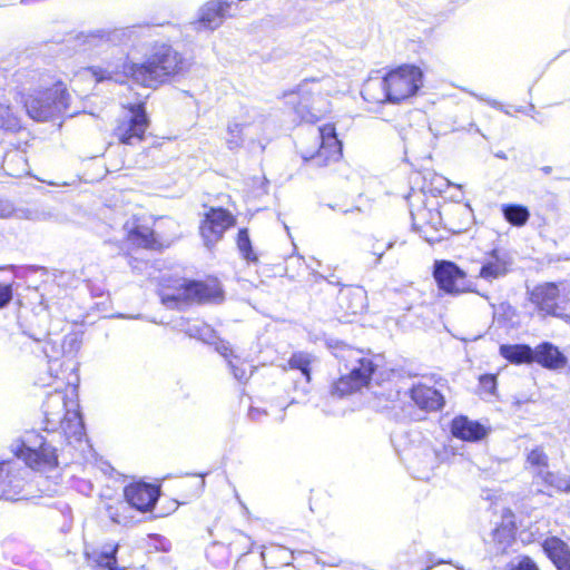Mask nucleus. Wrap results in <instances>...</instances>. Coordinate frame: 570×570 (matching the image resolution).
I'll list each match as a JSON object with an SVG mask.
<instances>
[{
  "label": "nucleus",
  "instance_id": "nucleus-1",
  "mask_svg": "<svg viewBox=\"0 0 570 570\" xmlns=\"http://www.w3.org/2000/svg\"><path fill=\"white\" fill-rule=\"evenodd\" d=\"M149 32V26L137 24L98 29L83 35L80 39L86 50H92L97 55H101L112 49V58L106 61L105 66L86 68L82 75L94 78L96 82H118L124 72L144 87L156 88L174 77L188 72L191 67V60L165 42L154 45L145 62L125 63V53L118 48L121 46H136L140 40L148 37Z\"/></svg>",
  "mask_w": 570,
  "mask_h": 570
},
{
  "label": "nucleus",
  "instance_id": "nucleus-2",
  "mask_svg": "<svg viewBox=\"0 0 570 570\" xmlns=\"http://www.w3.org/2000/svg\"><path fill=\"white\" fill-rule=\"evenodd\" d=\"M60 381V379H56ZM63 380L57 382L43 404L45 428L42 433L27 431L10 444L14 455L23 456L37 471H50L60 464H69L76 452L87 446L85 426L78 410L76 389L60 390Z\"/></svg>",
  "mask_w": 570,
  "mask_h": 570
},
{
  "label": "nucleus",
  "instance_id": "nucleus-3",
  "mask_svg": "<svg viewBox=\"0 0 570 570\" xmlns=\"http://www.w3.org/2000/svg\"><path fill=\"white\" fill-rule=\"evenodd\" d=\"M338 91L335 78L326 75L304 79L295 91L285 94V98L302 121L313 124L330 111L327 97Z\"/></svg>",
  "mask_w": 570,
  "mask_h": 570
},
{
  "label": "nucleus",
  "instance_id": "nucleus-4",
  "mask_svg": "<svg viewBox=\"0 0 570 570\" xmlns=\"http://www.w3.org/2000/svg\"><path fill=\"white\" fill-rule=\"evenodd\" d=\"M422 86V70L416 66L404 65L384 78L366 81L362 96L371 102H399L414 96Z\"/></svg>",
  "mask_w": 570,
  "mask_h": 570
},
{
  "label": "nucleus",
  "instance_id": "nucleus-5",
  "mask_svg": "<svg viewBox=\"0 0 570 570\" xmlns=\"http://www.w3.org/2000/svg\"><path fill=\"white\" fill-rule=\"evenodd\" d=\"M334 355L341 363H344V368L347 373L342 374L341 377L333 383L331 387V394L333 396L344 397L360 391L368 384L376 365L363 351L343 345L336 348Z\"/></svg>",
  "mask_w": 570,
  "mask_h": 570
},
{
  "label": "nucleus",
  "instance_id": "nucleus-6",
  "mask_svg": "<svg viewBox=\"0 0 570 570\" xmlns=\"http://www.w3.org/2000/svg\"><path fill=\"white\" fill-rule=\"evenodd\" d=\"M70 94L59 83L55 88L29 95L24 100L26 111L37 121H48L61 114L72 116L70 110Z\"/></svg>",
  "mask_w": 570,
  "mask_h": 570
},
{
  "label": "nucleus",
  "instance_id": "nucleus-7",
  "mask_svg": "<svg viewBox=\"0 0 570 570\" xmlns=\"http://www.w3.org/2000/svg\"><path fill=\"white\" fill-rule=\"evenodd\" d=\"M160 298L164 305L174 308L193 302L216 301L222 298V291L202 282L177 279L161 291Z\"/></svg>",
  "mask_w": 570,
  "mask_h": 570
},
{
  "label": "nucleus",
  "instance_id": "nucleus-8",
  "mask_svg": "<svg viewBox=\"0 0 570 570\" xmlns=\"http://www.w3.org/2000/svg\"><path fill=\"white\" fill-rule=\"evenodd\" d=\"M24 464L17 460H7L0 462V500L19 501L26 499L28 493L26 488L30 475L29 469L23 456H18ZM32 470H35L32 468Z\"/></svg>",
  "mask_w": 570,
  "mask_h": 570
},
{
  "label": "nucleus",
  "instance_id": "nucleus-9",
  "mask_svg": "<svg viewBox=\"0 0 570 570\" xmlns=\"http://www.w3.org/2000/svg\"><path fill=\"white\" fill-rule=\"evenodd\" d=\"M148 118L142 104L130 105L117 120L114 129L115 137L125 145L139 144L148 128Z\"/></svg>",
  "mask_w": 570,
  "mask_h": 570
},
{
  "label": "nucleus",
  "instance_id": "nucleus-10",
  "mask_svg": "<svg viewBox=\"0 0 570 570\" xmlns=\"http://www.w3.org/2000/svg\"><path fill=\"white\" fill-rule=\"evenodd\" d=\"M320 148L315 154L302 157L314 166L324 167L337 161L342 156V142L338 140L334 125L327 124L318 128Z\"/></svg>",
  "mask_w": 570,
  "mask_h": 570
},
{
  "label": "nucleus",
  "instance_id": "nucleus-11",
  "mask_svg": "<svg viewBox=\"0 0 570 570\" xmlns=\"http://www.w3.org/2000/svg\"><path fill=\"white\" fill-rule=\"evenodd\" d=\"M433 277L440 289L458 294L471 291L466 274L456 264L450 261H436L433 267Z\"/></svg>",
  "mask_w": 570,
  "mask_h": 570
},
{
  "label": "nucleus",
  "instance_id": "nucleus-12",
  "mask_svg": "<svg viewBox=\"0 0 570 570\" xmlns=\"http://www.w3.org/2000/svg\"><path fill=\"white\" fill-rule=\"evenodd\" d=\"M233 215L224 208H210L200 225V234L207 247L215 245L234 225Z\"/></svg>",
  "mask_w": 570,
  "mask_h": 570
},
{
  "label": "nucleus",
  "instance_id": "nucleus-13",
  "mask_svg": "<svg viewBox=\"0 0 570 570\" xmlns=\"http://www.w3.org/2000/svg\"><path fill=\"white\" fill-rule=\"evenodd\" d=\"M62 354L67 358L65 362H60L58 357L50 354L52 352L53 346L50 343H47L43 346V353L49 358V372L50 377L59 379V373H63L65 371H75L76 362L73 361V356L77 351L80 348V341L78 340L76 334H70L65 336L61 343Z\"/></svg>",
  "mask_w": 570,
  "mask_h": 570
},
{
  "label": "nucleus",
  "instance_id": "nucleus-14",
  "mask_svg": "<svg viewBox=\"0 0 570 570\" xmlns=\"http://www.w3.org/2000/svg\"><path fill=\"white\" fill-rule=\"evenodd\" d=\"M124 493L129 505L138 511L146 512L155 507L159 498V488L148 483L137 482L127 485Z\"/></svg>",
  "mask_w": 570,
  "mask_h": 570
},
{
  "label": "nucleus",
  "instance_id": "nucleus-15",
  "mask_svg": "<svg viewBox=\"0 0 570 570\" xmlns=\"http://www.w3.org/2000/svg\"><path fill=\"white\" fill-rule=\"evenodd\" d=\"M234 2L227 0H210L199 10V28L217 29L227 17H230Z\"/></svg>",
  "mask_w": 570,
  "mask_h": 570
},
{
  "label": "nucleus",
  "instance_id": "nucleus-16",
  "mask_svg": "<svg viewBox=\"0 0 570 570\" xmlns=\"http://www.w3.org/2000/svg\"><path fill=\"white\" fill-rule=\"evenodd\" d=\"M559 287L554 283H546L533 288L531 302L546 315L561 316L559 313Z\"/></svg>",
  "mask_w": 570,
  "mask_h": 570
},
{
  "label": "nucleus",
  "instance_id": "nucleus-17",
  "mask_svg": "<svg viewBox=\"0 0 570 570\" xmlns=\"http://www.w3.org/2000/svg\"><path fill=\"white\" fill-rule=\"evenodd\" d=\"M511 265L510 257L507 253L500 250H492L489 257L482 264L479 277L492 282L499 277L504 276L509 272Z\"/></svg>",
  "mask_w": 570,
  "mask_h": 570
},
{
  "label": "nucleus",
  "instance_id": "nucleus-18",
  "mask_svg": "<svg viewBox=\"0 0 570 570\" xmlns=\"http://www.w3.org/2000/svg\"><path fill=\"white\" fill-rule=\"evenodd\" d=\"M413 402L422 410L438 411L444 404L443 395L434 387L417 384L410 392Z\"/></svg>",
  "mask_w": 570,
  "mask_h": 570
},
{
  "label": "nucleus",
  "instance_id": "nucleus-19",
  "mask_svg": "<svg viewBox=\"0 0 570 570\" xmlns=\"http://www.w3.org/2000/svg\"><path fill=\"white\" fill-rule=\"evenodd\" d=\"M452 434L464 441H480L487 435L485 428L476 421H471L466 416H459L452 421Z\"/></svg>",
  "mask_w": 570,
  "mask_h": 570
},
{
  "label": "nucleus",
  "instance_id": "nucleus-20",
  "mask_svg": "<svg viewBox=\"0 0 570 570\" xmlns=\"http://www.w3.org/2000/svg\"><path fill=\"white\" fill-rule=\"evenodd\" d=\"M542 548L558 570H570V551L561 539L557 537L547 538Z\"/></svg>",
  "mask_w": 570,
  "mask_h": 570
},
{
  "label": "nucleus",
  "instance_id": "nucleus-21",
  "mask_svg": "<svg viewBox=\"0 0 570 570\" xmlns=\"http://www.w3.org/2000/svg\"><path fill=\"white\" fill-rule=\"evenodd\" d=\"M533 361L547 368H561L567 363L566 356L549 342H544L534 348Z\"/></svg>",
  "mask_w": 570,
  "mask_h": 570
},
{
  "label": "nucleus",
  "instance_id": "nucleus-22",
  "mask_svg": "<svg viewBox=\"0 0 570 570\" xmlns=\"http://www.w3.org/2000/svg\"><path fill=\"white\" fill-rule=\"evenodd\" d=\"M533 482L537 484H543V489H538L539 492H546L549 489H554L557 491L570 492V478L567 475L554 474L550 472L548 469H540L533 475Z\"/></svg>",
  "mask_w": 570,
  "mask_h": 570
},
{
  "label": "nucleus",
  "instance_id": "nucleus-23",
  "mask_svg": "<svg viewBox=\"0 0 570 570\" xmlns=\"http://www.w3.org/2000/svg\"><path fill=\"white\" fill-rule=\"evenodd\" d=\"M500 354L514 364L531 363L533 362L534 350L524 344H504L500 346Z\"/></svg>",
  "mask_w": 570,
  "mask_h": 570
},
{
  "label": "nucleus",
  "instance_id": "nucleus-24",
  "mask_svg": "<svg viewBox=\"0 0 570 570\" xmlns=\"http://www.w3.org/2000/svg\"><path fill=\"white\" fill-rule=\"evenodd\" d=\"M177 327L189 337L200 340L203 342H209L215 338L214 330L204 323L203 321H181L177 324Z\"/></svg>",
  "mask_w": 570,
  "mask_h": 570
},
{
  "label": "nucleus",
  "instance_id": "nucleus-25",
  "mask_svg": "<svg viewBox=\"0 0 570 570\" xmlns=\"http://www.w3.org/2000/svg\"><path fill=\"white\" fill-rule=\"evenodd\" d=\"M365 292L360 287L347 288L340 294V303L350 314L362 312L365 307Z\"/></svg>",
  "mask_w": 570,
  "mask_h": 570
},
{
  "label": "nucleus",
  "instance_id": "nucleus-26",
  "mask_svg": "<svg viewBox=\"0 0 570 570\" xmlns=\"http://www.w3.org/2000/svg\"><path fill=\"white\" fill-rule=\"evenodd\" d=\"M420 452L424 456L423 460L412 459L410 461V469L415 474V478L426 479L429 478V471L435 466L436 458L434 451L430 446H423Z\"/></svg>",
  "mask_w": 570,
  "mask_h": 570
},
{
  "label": "nucleus",
  "instance_id": "nucleus-27",
  "mask_svg": "<svg viewBox=\"0 0 570 570\" xmlns=\"http://www.w3.org/2000/svg\"><path fill=\"white\" fill-rule=\"evenodd\" d=\"M502 214L507 222L518 227L525 225L530 217L529 209L518 204L503 205Z\"/></svg>",
  "mask_w": 570,
  "mask_h": 570
},
{
  "label": "nucleus",
  "instance_id": "nucleus-28",
  "mask_svg": "<svg viewBox=\"0 0 570 570\" xmlns=\"http://www.w3.org/2000/svg\"><path fill=\"white\" fill-rule=\"evenodd\" d=\"M0 128L7 131H16L20 128L18 116L11 110L10 106L0 104Z\"/></svg>",
  "mask_w": 570,
  "mask_h": 570
},
{
  "label": "nucleus",
  "instance_id": "nucleus-29",
  "mask_svg": "<svg viewBox=\"0 0 570 570\" xmlns=\"http://www.w3.org/2000/svg\"><path fill=\"white\" fill-rule=\"evenodd\" d=\"M311 361L312 357L308 353L297 352L291 356L288 364L291 368L299 370L308 382L311 380Z\"/></svg>",
  "mask_w": 570,
  "mask_h": 570
},
{
  "label": "nucleus",
  "instance_id": "nucleus-30",
  "mask_svg": "<svg viewBox=\"0 0 570 570\" xmlns=\"http://www.w3.org/2000/svg\"><path fill=\"white\" fill-rule=\"evenodd\" d=\"M117 546L104 547V550L97 556L96 563L104 570H117L116 552Z\"/></svg>",
  "mask_w": 570,
  "mask_h": 570
},
{
  "label": "nucleus",
  "instance_id": "nucleus-31",
  "mask_svg": "<svg viewBox=\"0 0 570 570\" xmlns=\"http://www.w3.org/2000/svg\"><path fill=\"white\" fill-rule=\"evenodd\" d=\"M527 463L531 469H533L534 475L540 469H548V455L541 448H535L528 454Z\"/></svg>",
  "mask_w": 570,
  "mask_h": 570
},
{
  "label": "nucleus",
  "instance_id": "nucleus-32",
  "mask_svg": "<svg viewBox=\"0 0 570 570\" xmlns=\"http://www.w3.org/2000/svg\"><path fill=\"white\" fill-rule=\"evenodd\" d=\"M237 247L243 257L248 262H256L257 256L254 254L252 243L247 229H240L237 236Z\"/></svg>",
  "mask_w": 570,
  "mask_h": 570
},
{
  "label": "nucleus",
  "instance_id": "nucleus-33",
  "mask_svg": "<svg viewBox=\"0 0 570 570\" xmlns=\"http://www.w3.org/2000/svg\"><path fill=\"white\" fill-rule=\"evenodd\" d=\"M229 367L233 372L234 377L239 382H246L252 375L250 366L242 362L238 357L234 356V360H228Z\"/></svg>",
  "mask_w": 570,
  "mask_h": 570
},
{
  "label": "nucleus",
  "instance_id": "nucleus-34",
  "mask_svg": "<svg viewBox=\"0 0 570 570\" xmlns=\"http://www.w3.org/2000/svg\"><path fill=\"white\" fill-rule=\"evenodd\" d=\"M243 127L238 122H229L227 126L228 138L226 139L227 147L229 149H236L242 146L243 137H242Z\"/></svg>",
  "mask_w": 570,
  "mask_h": 570
},
{
  "label": "nucleus",
  "instance_id": "nucleus-35",
  "mask_svg": "<svg viewBox=\"0 0 570 570\" xmlns=\"http://www.w3.org/2000/svg\"><path fill=\"white\" fill-rule=\"evenodd\" d=\"M493 540L498 541L500 544H503V549L510 543L512 539V531L507 527L497 528L493 530Z\"/></svg>",
  "mask_w": 570,
  "mask_h": 570
},
{
  "label": "nucleus",
  "instance_id": "nucleus-36",
  "mask_svg": "<svg viewBox=\"0 0 570 570\" xmlns=\"http://www.w3.org/2000/svg\"><path fill=\"white\" fill-rule=\"evenodd\" d=\"M12 286L0 283V309L4 308L12 299Z\"/></svg>",
  "mask_w": 570,
  "mask_h": 570
},
{
  "label": "nucleus",
  "instance_id": "nucleus-37",
  "mask_svg": "<svg viewBox=\"0 0 570 570\" xmlns=\"http://www.w3.org/2000/svg\"><path fill=\"white\" fill-rule=\"evenodd\" d=\"M395 245H396V242H389L384 246H380V245L375 244L372 249V255L376 257L374 261V265H377L381 262L384 253L386 250L392 249Z\"/></svg>",
  "mask_w": 570,
  "mask_h": 570
},
{
  "label": "nucleus",
  "instance_id": "nucleus-38",
  "mask_svg": "<svg viewBox=\"0 0 570 570\" xmlns=\"http://www.w3.org/2000/svg\"><path fill=\"white\" fill-rule=\"evenodd\" d=\"M511 570H539L537 564L529 558H522Z\"/></svg>",
  "mask_w": 570,
  "mask_h": 570
},
{
  "label": "nucleus",
  "instance_id": "nucleus-39",
  "mask_svg": "<svg viewBox=\"0 0 570 570\" xmlns=\"http://www.w3.org/2000/svg\"><path fill=\"white\" fill-rule=\"evenodd\" d=\"M13 213V207L8 200L0 199V218L10 217Z\"/></svg>",
  "mask_w": 570,
  "mask_h": 570
},
{
  "label": "nucleus",
  "instance_id": "nucleus-40",
  "mask_svg": "<svg viewBox=\"0 0 570 570\" xmlns=\"http://www.w3.org/2000/svg\"><path fill=\"white\" fill-rule=\"evenodd\" d=\"M474 96H475L478 99H480V100L487 101V102H488L490 106H492L493 108H497V109H499V110H501V111H503V112H505V114H508V115L510 114L508 110L503 109V106H502L499 101H497V100H490V99H484L483 97H479V96H476V95H474Z\"/></svg>",
  "mask_w": 570,
  "mask_h": 570
},
{
  "label": "nucleus",
  "instance_id": "nucleus-41",
  "mask_svg": "<svg viewBox=\"0 0 570 570\" xmlns=\"http://www.w3.org/2000/svg\"><path fill=\"white\" fill-rule=\"evenodd\" d=\"M219 353L228 361L232 360L230 356L233 355L232 350H229L227 346L222 345L218 347Z\"/></svg>",
  "mask_w": 570,
  "mask_h": 570
},
{
  "label": "nucleus",
  "instance_id": "nucleus-42",
  "mask_svg": "<svg viewBox=\"0 0 570 570\" xmlns=\"http://www.w3.org/2000/svg\"><path fill=\"white\" fill-rule=\"evenodd\" d=\"M425 214H428V210H425V209H423V210L419 212L417 214L412 213V220H413V227H414V228H421V227H422V226L417 223L416 217H417V216H423V215H425Z\"/></svg>",
  "mask_w": 570,
  "mask_h": 570
},
{
  "label": "nucleus",
  "instance_id": "nucleus-43",
  "mask_svg": "<svg viewBox=\"0 0 570 570\" xmlns=\"http://www.w3.org/2000/svg\"><path fill=\"white\" fill-rule=\"evenodd\" d=\"M517 111L524 112L531 117H534L533 112L535 111V107L533 105H530L528 108L520 107V108H517Z\"/></svg>",
  "mask_w": 570,
  "mask_h": 570
},
{
  "label": "nucleus",
  "instance_id": "nucleus-44",
  "mask_svg": "<svg viewBox=\"0 0 570 570\" xmlns=\"http://www.w3.org/2000/svg\"><path fill=\"white\" fill-rule=\"evenodd\" d=\"M108 511H109V517H110V519H111L114 522H116V523H121V519H120V517H119L118 514H116V513H114V512H112V508H111V507H109V508H108Z\"/></svg>",
  "mask_w": 570,
  "mask_h": 570
},
{
  "label": "nucleus",
  "instance_id": "nucleus-45",
  "mask_svg": "<svg viewBox=\"0 0 570 570\" xmlns=\"http://www.w3.org/2000/svg\"><path fill=\"white\" fill-rule=\"evenodd\" d=\"M541 170L546 174V175H549L551 171H552V167L550 166H544L541 168Z\"/></svg>",
  "mask_w": 570,
  "mask_h": 570
},
{
  "label": "nucleus",
  "instance_id": "nucleus-46",
  "mask_svg": "<svg viewBox=\"0 0 570 570\" xmlns=\"http://www.w3.org/2000/svg\"><path fill=\"white\" fill-rule=\"evenodd\" d=\"M140 244L144 245V246H148L149 245V240L147 239V237H144V239L141 240Z\"/></svg>",
  "mask_w": 570,
  "mask_h": 570
},
{
  "label": "nucleus",
  "instance_id": "nucleus-47",
  "mask_svg": "<svg viewBox=\"0 0 570 570\" xmlns=\"http://www.w3.org/2000/svg\"><path fill=\"white\" fill-rule=\"evenodd\" d=\"M40 384L41 385H49V383H46L42 379H40Z\"/></svg>",
  "mask_w": 570,
  "mask_h": 570
},
{
  "label": "nucleus",
  "instance_id": "nucleus-48",
  "mask_svg": "<svg viewBox=\"0 0 570 570\" xmlns=\"http://www.w3.org/2000/svg\"><path fill=\"white\" fill-rule=\"evenodd\" d=\"M372 92H373V95H379L380 94L379 89H374Z\"/></svg>",
  "mask_w": 570,
  "mask_h": 570
},
{
  "label": "nucleus",
  "instance_id": "nucleus-49",
  "mask_svg": "<svg viewBox=\"0 0 570 570\" xmlns=\"http://www.w3.org/2000/svg\"><path fill=\"white\" fill-rule=\"evenodd\" d=\"M497 156L500 158H505V156L503 154H497Z\"/></svg>",
  "mask_w": 570,
  "mask_h": 570
},
{
  "label": "nucleus",
  "instance_id": "nucleus-50",
  "mask_svg": "<svg viewBox=\"0 0 570 570\" xmlns=\"http://www.w3.org/2000/svg\"><path fill=\"white\" fill-rule=\"evenodd\" d=\"M487 381H490V382H494V379L493 377H488Z\"/></svg>",
  "mask_w": 570,
  "mask_h": 570
}]
</instances>
